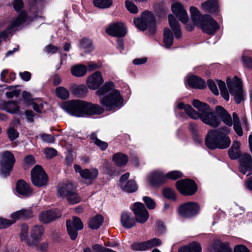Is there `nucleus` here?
<instances>
[{"instance_id": "1", "label": "nucleus", "mask_w": 252, "mask_h": 252, "mask_svg": "<svg viewBox=\"0 0 252 252\" xmlns=\"http://www.w3.org/2000/svg\"><path fill=\"white\" fill-rule=\"evenodd\" d=\"M96 94L100 96L101 106L81 100H72L64 102L62 108L70 115L83 117L95 114H100L106 111H114L120 108L123 104V98L120 92L114 89L112 82H107L99 88Z\"/></svg>"}, {"instance_id": "2", "label": "nucleus", "mask_w": 252, "mask_h": 252, "mask_svg": "<svg viewBox=\"0 0 252 252\" xmlns=\"http://www.w3.org/2000/svg\"><path fill=\"white\" fill-rule=\"evenodd\" d=\"M230 129L225 126L209 131L206 137V146L210 149L228 148L231 143L230 139L227 135Z\"/></svg>"}, {"instance_id": "3", "label": "nucleus", "mask_w": 252, "mask_h": 252, "mask_svg": "<svg viewBox=\"0 0 252 252\" xmlns=\"http://www.w3.org/2000/svg\"><path fill=\"white\" fill-rule=\"evenodd\" d=\"M190 12L194 24L200 26L203 32L213 34L219 29L218 24L210 15L201 16L198 10L194 6L190 7Z\"/></svg>"}, {"instance_id": "4", "label": "nucleus", "mask_w": 252, "mask_h": 252, "mask_svg": "<svg viewBox=\"0 0 252 252\" xmlns=\"http://www.w3.org/2000/svg\"><path fill=\"white\" fill-rule=\"evenodd\" d=\"M192 105L199 112L197 113L198 117L196 119H200L204 124L212 127L219 126L220 120L212 111L208 105L197 99L193 100Z\"/></svg>"}, {"instance_id": "5", "label": "nucleus", "mask_w": 252, "mask_h": 252, "mask_svg": "<svg viewBox=\"0 0 252 252\" xmlns=\"http://www.w3.org/2000/svg\"><path fill=\"white\" fill-rule=\"evenodd\" d=\"M135 26L140 30L144 31L148 29L149 32H154L156 28V19L153 13L150 11H144L140 18L133 20Z\"/></svg>"}, {"instance_id": "6", "label": "nucleus", "mask_w": 252, "mask_h": 252, "mask_svg": "<svg viewBox=\"0 0 252 252\" xmlns=\"http://www.w3.org/2000/svg\"><path fill=\"white\" fill-rule=\"evenodd\" d=\"M15 163V158L13 154L6 151L0 155V172L3 177H6L10 175Z\"/></svg>"}, {"instance_id": "7", "label": "nucleus", "mask_w": 252, "mask_h": 252, "mask_svg": "<svg viewBox=\"0 0 252 252\" xmlns=\"http://www.w3.org/2000/svg\"><path fill=\"white\" fill-rule=\"evenodd\" d=\"M58 193L61 197H66L70 204H76L81 200L78 193L73 190V186L70 183L64 184L59 186Z\"/></svg>"}, {"instance_id": "8", "label": "nucleus", "mask_w": 252, "mask_h": 252, "mask_svg": "<svg viewBox=\"0 0 252 252\" xmlns=\"http://www.w3.org/2000/svg\"><path fill=\"white\" fill-rule=\"evenodd\" d=\"M182 176V173L179 171H172L166 175L161 171H155L149 176V182L153 186H156L164 182L166 178L176 180Z\"/></svg>"}, {"instance_id": "9", "label": "nucleus", "mask_w": 252, "mask_h": 252, "mask_svg": "<svg viewBox=\"0 0 252 252\" xmlns=\"http://www.w3.org/2000/svg\"><path fill=\"white\" fill-rule=\"evenodd\" d=\"M230 93L234 97L235 102L239 104L243 99L242 85L241 79L235 76L232 80L230 78L226 80Z\"/></svg>"}, {"instance_id": "10", "label": "nucleus", "mask_w": 252, "mask_h": 252, "mask_svg": "<svg viewBox=\"0 0 252 252\" xmlns=\"http://www.w3.org/2000/svg\"><path fill=\"white\" fill-rule=\"evenodd\" d=\"M31 179L33 184L37 187H42L47 185V175L39 165L35 166L31 171Z\"/></svg>"}, {"instance_id": "11", "label": "nucleus", "mask_w": 252, "mask_h": 252, "mask_svg": "<svg viewBox=\"0 0 252 252\" xmlns=\"http://www.w3.org/2000/svg\"><path fill=\"white\" fill-rule=\"evenodd\" d=\"M74 168L75 172L80 174V176L84 180V182L88 185L92 184L98 175V171L96 168H93L90 170L88 169L83 170L81 166L78 164H75Z\"/></svg>"}, {"instance_id": "12", "label": "nucleus", "mask_w": 252, "mask_h": 252, "mask_svg": "<svg viewBox=\"0 0 252 252\" xmlns=\"http://www.w3.org/2000/svg\"><path fill=\"white\" fill-rule=\"evenodd\" d=\"M66 227L70 239L74 240L78 235L77 231L83 229V224L79 218L73 217L72 220H66Z\"/></svg>"}, {"instance_id": "13", "label": "nucleus", "mask_w": 252, "mask_h": 252, "mask_svg": "<svg viewBox=\"0 0 252 252\" xmlns=\"http://www.w3.org/2000/svg\"><path fill=\"white\" fill-rule=\"evenodd\" d=\"M178 190L183 195H190L193 194L196 191L197 188L195 183L191 180H181L176 183Z\"/></svg>"}, {"instance_id": "14", "label": "nucleus", "mask_w": 252, "mask_h": 252, "mask_svg": "<svg viewBox=\"0 0 252 252\" xmlns=\"http://www.w3.org/2000/svg\"><path fill=\"white\" fill-rule=\"evenodd\" d=\"M132 210L137 222L140 223H145L148 219L149 215L144 205L140 202L135 203Z\"/></svg>"}, {"instance_id": "15", "label": "nucleus", "mask_w": 252, "mask_h": 252, "mask_svg": "<svg viewBox=\"0 0 252 252\" xmlns=\"http://www.w3.org/2000/svg\"><path fill=\"white\" fill-rule=\"evenodd\" d=\"M198 205L195 202H187L182 205L179 209V213L184 217L189 218L195 215L199 211Z\"/></svg>"}, {"instance_id": "16", "label": "nucleus", "mask_w": 252, "mask_h": 252, "mask_svg": "<svg viewBox=\"0 0 252 252\" xmlns=\"http://www.w3.org/2000/svg\"><path fill=\"white\" fill-rule=\"evenodd\" d=\"M104 82L101 72L96 71L87 78L86 84L91 90H95L98 89Z\"/></svg>"}, {"instance_id": "17", "label": "nucleus", "mask_w": 252, "mask_h": 252, "mask_svg": "<svg viewBox=\"0 0 252 252\" xmlns=\"http://www.w3.org/2000/svg\"><path fill=\"white\" fill-rule=\"evenodd\" d=\"M239 170L243 174H252V158L251 155L244 154L240 157Z\"/></svg>"}, {"instance_id": "18", "label": "nucleus", "mask_w": 252, "mask_h": 252, "mask_svg": "<svg viewBox=\"0 0 252 252\" xmlns=\"http://www.w3.org/2000/svg\"><path fill=\"white\" fill-rule=\"evenodd\" d=\"M106 32L113 36L122 37L126 35V31L123 23L117 22L111 24L106 29Z\"/></svg>"}, {"instance_id": "19", "label": "nucleus", "mask_w": 252, "mask_h": 252, "mask_svg": "<svg viewBox=\"0 0 252 252\" xmlns=\"http://www.w3.org/2000/svg\"><path fill=\"white\" fill-rule=\"evenodd\" d=\"M171 10L182 23H186L188 22L189 18L187 13L181 3H173L171 6Z\"/></svg>"}, {"instance_id": "20", "label": "nucleus", "mask_w": 252, "mask_h": 252, "mask_svg": "<svg viewBox=\"0 0 252 252\" xmlns=\"http://www.w3.org/2000/svg\"><path fill=\"white\" fill-rule=\"evenodd\" d=\"M16 189L19 194L24 196H29L32 193V189L31 186L23 180L17 181Z\"/></svg>"}, {"instance_id": "21", "label": "nucleus", "mask_w": 252, "mask_h": 252, "mask_svg": "<svg viewBox=\"0 0 252 252\" xmlns=\"http://www.w3.org/2000/svg\"><path fill=\"white\" fill-rule=\"evenodd\" d=\"M13 5L15 10L17 12H20L19 15L17 17L14 18V19L19 17H20V18H26V21L21 26L28 23L32 21L31 18L27 16L26 12L22 10L24 7L23 0H14ZM13 19H14V18Z\"/></svg>"}, {"instance_id": "22", "label": "nucleus", "mask_w": 252, "mask_h": 252, "mask_svg": "<svg viewBox=\"0 0 252 252\" xmlns=\"http://www.w3.org/2000/svg\"><path fill=\"white\" fill-rule=\"evenodd\" d=\"M216 111L226 125L231 126L233 125V120H232L230 115L222 107L217 106Z\"/></svg>"}, {"instance_id": "23", "label": "nucleus", "mask_w": 252, "mask_h": 252, "mask_svg": "<svg viewBox=\"0 0 252 252\" xmlns=\"http://www.w3.org/2000/svg\"><path fill=\"white\" fill-rule=\"evenodd\" d=\"M121 222L123 226L126 228H130L136 224L131 214L128 212H123L121 217Z\"/></svg>"}, {"instance_id": "24", "label": "nucleus", "mask_w": 252, "mask_h": 252, "mask_svg": "<svg viewBox=\"0 0 252 252\" xmlns=\"http://www.w3.org/2000/svg\"><path fill=\"white\" fill-rule=\"evenodd\" d=\"M188 85L195 89H204L206 87V83L204 80L196 76H190L188 79Z\"/></svg>"}, {"instance_id": "25", "label": "nucleus", "mask_w": 252, "mask_h": 252, "mask_svg": "<svg viewBox=\"0 0 252 252\" xmlns=\"http://www.w3.org/2000/svg\"><path fill=\"white\" fill-rule=\"evenodd\" d=\"M32 216V212L31 209H22L16 211L11 214V217L12 220H15V222L19 219H29Z\"/></svg>"}, {"instance_id": "26", "label": "nucleus", "mask_w": 252, "mask_h": 252, "mask_svg": "<svg viewBox=\"0 0 252 252\" xmlns=\"http://www.w3.org/2000/svg\"><path fill=\"white\" fill-rule=\"evenodd\" d=\"M44 232V229L42 226L35 225L32 228L31 232V237L32 241L28 242H36L40 241Z\"/></svg>"}, {"instance_id": "27", "label": "nucleus", "mask_w": 252, "mask_h": 252, "mask_svg": "<svg viewBox=\"0 0 252 252\" xmlns=\"http://www.w3.org/2000/svg\"><path fill=\"white\" fill-rule=\"evenodd\" d=\"M59 217V215L57 214L55 211H47L41 213L39 216V219L40 221L47 223Z\"/></svg>"}, {"instance_id": "28", "label": "nucleus", "mask_w": 252, "mask_h": 252, "mask_svg": "<svg viewBox=\"0 0 252 252\" xmlns=\"http://www.w3.org/2000/svg\"><path fill=\"white\" fill-rule=\"evenodd\" d=\"M212 248L214 249L215 252H232L227 243H222L218 240L214 241Z\"/></svg>"}, {"instance_id": "29", "label": "nucleus", "mask_w": 252, "mask_h": 252, "mask_svg": "<svg viewBox=\"0 0 252 252\" xmlns=\"http://www.w3.org/2000/svg\"><path fill=\"white\" fill-rule=\"evenodd\" d=\"M70 90L73 94L79 97H83L88 92L87 88L83 85H77L74 84L70 87Z\"/></svg>"}, {"instance_id": "30", "label": "nucleus", "mask_w": 252, "mask_h": 252, "mask_svg": "<svg viewBox=\"0 0 252 252\" xmlns=\"http://www.w3.org/2000/svg\"><path fill=\"white\" fill-rule=\"evenodd\" d=\"M202 8L206 12L215 13L218 10V4L217 0H209L202 4Z\"/></svg>"}, {"instance_id": "31", "label": "nucleus", "mask_w": 252, "mask_h": 252, "mask_svg": "<svg viewBox=\"0 0 252 252\" xmlns=\"http://www.w3.org/2000/svg\"><path fill=\"white\" fill-rule=\"evenodd\" d=\"M168 21L171 28L174 32L175 36L177 38H180L181 36V33L178 22L176 20L174 16L172 14L169 15Z\"/></svg>"}, {"instance_id": "32", "label": "nucleus", "mask_w": 252, "mask_h": 252, "mask_svg": "<svg viewBox=\"0 0 252 252\" xmlns=\"http://www.w3.org/2000/svg\"><path fill=\"white\" fill-rule=\"evenodd\" d=\"M87 71L86 66L83 64H78L72 66L71 68L72 74L76 77H82L84 76Z\"/></svg>"}, {"instance_id": "33", "label": "nucleus", "mask_w": 252, "mask_h": 252, "mask_svg": "<svg viewBox=\"0 0 252 252\" xmlns=\"http://www.w3.org/2000/svg\"><path fill=\"white\" fill-rule=\"evenodd\" d=\"M178 107L180 109H184L187 114L192 119H196L198 117L197 112L190 105H185L181 102L178 104Z\"/></svg>"}, {"instance_id": "34", "label": "nucleus", "mask_w": 252, "mask_h": 252, "mask_svg": "<svg viewBox=\"0 0 252 252\" xmlns=\"http://www.w3.org/2000/svg\"><path fill=\"white\" fill-rule=\"evenodd\" d=\"M80 48L85 53L92 52L94 49L92 41L87 38L82 39L80 41Z\"/></svg>"}, {"instance_id": "35", "label": "nucleus", "mask_w": 252, "mask_h": 252, "mask_svg": "<svg viewBox=\"0 0 252 252\" xmlns=\"http://www.w3.org/2000/svg\"><path fill=\"white\" fill-rule=\"evenodd\" d=\"M103 221V217L99 215H96L90 220L89 226L92 229H97L102 225Z\"/></svg>"}, {"instance_id": "36", "label": "nucleus", "mask_w": 252, "mask_h": 252, "mask_svg": "<svg viewBox=\"0 0 252 252\" xmlns=\"http://www.w3.org/2000/svg\"><path fill=\"white\" fill-rule=\"evenodd\" d=\"M113 160L118 166H122L125 165L127 161V156L122 153H117L114 155Z\"/></svg>"}, {"instance_id": "37", "label": "nucleus", "mask_w": 252, "mask_h": 252, "mask_svg": "<svg viewBox=\"0 0 252 252\" xmlns=\"http://www.w3.org/2000/svg\"><path fill=\"white\" fill-rule=\"evenodd\" d=\"M122 189L128 192H133L137 189V186L133 180L128 181L125 184H122L120 186Z\"/></svg>"}, {"instance_id": "38", "label": "nucleus", "mask_w": 252, "mask_h": 252, "mask_svg": "<svg viewBox=\"0 0 252 252\" xmlns=\"http://www.w3.org/2000/svg\"><path fill=\"white\" fill-rule=\"evenodd\" d=\"M232 116L233 119V124L234 129L238 135L241 136L243 135V130L240 125L239 118L237 114L235 112L233 113Z\"/></svg>"}, {"instance_id": "39", "label": "nucleus", "mask_w": 252, "mask_h": 252, "mask_svg": "<svg viewBox=\"0 0 252 252\" xmlns=\"http://www.w3.org/2000/svg\"><path fill=\"white\" fill-rule=\"evenodd\" d=\"M163 41L166 48H169L173 43V36L171 31L168 28L164 29Z\"/></svg>"}, {"instance_id": "40", "label": "nucleus", "mask_w": 252, "mask_h": 252, "mask_svg": "<svg viewBox=\"0 0 252 252\" xmlns=\"http://www.w3.org/2000/svg\"><path fill=\"white\" fill-rule=\"evenodd\" d=\"M55 92L56 95L62 99H66L69 97V91L63 87H57Z\"/></svg>"}, {"instance_id": "41", "label": "nucleus", "mask_w": 252, "mask_h": 252, "mask_svg": "<svg viewBox=\"0 0 252 252\" xmlns=\"http://www.w3.org/2000/svg\"><path fill=\"white\" fill-rule=\"evenodd\" d=\"M93 3L95 7L99 8H107L113 3L112 0H94Z\"/></svg>"}, {"instance_id": "42", "label": "nucleus", "mask_w": 252, "mask_h": 252, "mask_svg": "<svg viewBox=\"0 0 252 252\" xmlns=\"http://www.w3.org/2000/svg\"><path fill=\"white\" fill-rule=\"evenodd\" d=\"M40 241L36 242H28V245L34 248L36 250L42 252L46 251L48 248V244L47 242L39 243Z\"/></svg>"}, {"instance_id": "43", "label": "nucleus", "mask_w": 252, "mask_h": 252, "mask_svg": "<svg viewBox=\"0 0 252 252\" xmlns=\"http://www.w3.org/2000/svg\"><path fill=\"white\" fill-rule=\"evenodd\" d=\"M90 139L92 142H94L102 150H104L107 148V143L106 142L102 141L100 140L97 139L95 134L93 133L91 134Z\"/></svg>"}, {"instance_id": "44", "label": "nucleus", "mask_w": 252, "mask_h": 252, "mask_svg": "<svg viewBox=\"0 0 252 252\" xmlns=\"http://www.w3.org/2000/svg\"><path fill=\"white\" fill-rule=\"evenodd\" d=\"M125 5L127 10L132 14H136L138 12L137 6L131 1L126 0L125 1Z\"/></svg>"}, {"instance_id": "45", "label": "nucleus", "mask_w": 252, "mask_h": 252, "mask_svg": "<svg viewBox=\"0 0 252 252\" xmlns=\"http://www.w3.org/2000/svg\"><path fill=\"white\" fill-rule=\"evenodd\" d=\"M8 112L10 113H18L19 112V107L16 102H10L7 104Z\"/></svg>"}, {"instance_id": "46", "label": "nucleus", "mask_w": 252, "mask_h": 252, "mask_svg": "<svg viewBox=\"0 0 252 252\" xmlns=\"http://www.w3.org/2000/svg\"><path fill=\"white\" fill-rule=\"evenodd\" d=\"M29 233V227L27 224H23L21 225L20 238L22 241L26 240Z\"/></svg>"}, {"instance_id": "47", "label": "nucleus", "mask_w": 252, "mask_h": 252, "mask_svg": "<svg viewBox=\"0 0 252 252\" xmlns=\"http://www.w3.org/2000/svg\"><path fill=\"white\" fill-rule=\"evenodd\" d=\"M131 247L134 251H145L148 249L146 241L134 243L131 245Z\"/></svg>"}, {"instance_id": "48", "label": "nucleus", "mask_w": 252, "mask_h": 252, "mask_svg": "<svg viewBox=\"0 0 252 252\" xmlns=\"http://www.w3.org/2000/svg\"><path fill=\"white\" fill-rule=\"evenodd\" d=\"M146 242L148 249L152 247L158 246L161 244V241L160 239L156 238L151 239Z\"/></svg>"}, {"instance_id": "49", "label": "nucleus", "mask_w": 252, "mask_h": 252, "mask_svg": "<svg viewBox=\"0 0 252 252\" xmlns=\"http://www.w3.org/2000/svg\"><path fill=\"white\" fill-rule=\"evenodd\" d=\"M7 134L11 141L15 140L19 136L18 132L13 127H9L7 129Z\"/></svg>"}, {"instance_id": "50", "label": "nucleus", "mask_w": 252, "mask_h": 252, "mask_svg": "<svg viewBox=\"0 0 252 252\" xmlns=\"http://www.w3.org/2000/svg\"><path fill=\"white\" fill-rule=\"evenodd\" d=\"M207 85L209 89L215 95H219V90L217 88L216 84L213 80L211 79L208 80L207 81Z\"/></svg>"}, {"instance_id": "51", "label": "nucleus", "mask_w": 252, "mask_h": 252, "mask_svg": "<svg viewBox=\"0 0 252 252\" xmlns=\"http://www.w3.org/2000/svg\"><path fill=\"white\" fill-rule=\"evenodd\" d=\"M163 194L164 196L169 199L174 200L176 198V195L173 190L171 189H165L163 190Z\"/></svg>"}, {"instance_id": "52", "label": "nucleus", "mask_w": 252, "mask_h": 252, "mask_svg": "<svg viewBox=\"0 0 252 252\" xmlns=\"http://www.w3.org/2000/svg\"><path fill=\"white\" fill-rule=\"evenodd\" d=\"M15 223V220L0 218V229L6 228Z\"/></svg>"}, {"instance_id": "53", "label": "nucleus", "mask_w": 252, "mask_h": 252, "mask_svg": "<svg viewBox=\"0 0 252 252\" xmlns=\"http://www.w3.org/2000/svg\"><path fill=\"white\" fill-rule=\"evenodd\" d=\"M143 201L148 209H153L155 208L156 202L151 198L147 196H145L143 197Z\"/></svg>"}, {"instance_id": "54", "label": "nucleus", "mask_w": 252, "mask_h": 252, "mask_svg": "<svg viewBox=\"0 0 252 252\" xmlns=\"http://www.w3.org/2000/svg\"><path fill=\"white\" fill-rule=\"evenodd\" d=\"M189 247L191 252H201V251L200 245L196 242H193L189 244Z\"/></svg>"}, {"instance_id": "55", "label": "nucleus", "mask_w": 252, "mask_h": 252, "mask_svg": "<svg viewBox=\"0 0 252 252\" xmlns=\"http://www.w3.org/2000/svg\"><path fill=\"white\" fill-rule=\"evenodd\" d=\"M44 154L47 158H51L57 155V151L53 148H46L44 150Z\"/></svg>"}, {"instance_id": "56", "label": "nucleus", "mask_w": 252, "mask_h": 252, "mask_svg": "<svg viewBox=\"0 0 252 252\" xmlns=\"http://www.w3.org/2000/svg\"><path fill=\"white\" fill-rule=\"evenodd\" d=\"M42 140L49 143H53L55 141V138L53 136L47 134H42L40 135Z\"/></svg>"}, {"instance_id": "57", "label": "nucleus", "mask_w": 252, "mask_h": 252, "mask_svg": "<svg viewBox=\"0 0 252 252\" xmlns=\"http://www.w3.org/2000/svg\"><path fill=\"white\" fill-rule=\"evenodd\" d=\"M35 163L34 158L31 156H27L24 159V165L25 166H30Z\"/></svg>"}, {"instance_id": "58", "label": "nucleus", "mask_w": 252, "mask_h": 252, "mask_svg": "<svg viewBox=\"0 0 252 252\" xmlns=\"http://www.w3.org/2000/svg\"><path fill=\"white\" fill-rule=\"evenodd\" d=\"M45 52L47 54H54L57 52L58 48L51 44L48 45L45 47Z\"/></svg>"}, {"instance_id": "59", "label": "nucleus", "mask_w": 252, "mask_h": 252, "mask_svg": "<svg viewBox=\"0 0 252 252\" xmlns=\"http://www.w3.org/2000/svg\"><path fill=\"white\" fill-rule=\"evenodd\" d=\"M242 60L245 67L248 68H251L252 67V62L249 57L243 56Z\"/></svg>"}, {"instance_id": "60", "label": "nucleus", "mask_w": 252, "mask_h": 252, "mask_svg": "<svg viewBox=\"0 0 252 252\" xmlns=\"http://www.w3.org/2000/svg\"><path fill=\"white\" fill-rule=\"evenodd\" d=\"M19 75L21 78L25 81H28L31 79V74L28 71H24L23 72H20Z\"/></svg>"}, {"instance_id": "61", "label": "nucleus", "mask_w": 252, "mask_h": 252, "mask_svg": "<svg viewBox=\"0 0 252 252\" xmlns=\"http://www.w3.org/2000/svg\"><path fill=\"white\" fill-rule=\"evenodd\" d=\"M234 252H250V251L245 246L238 245L235 247Z\"/></svg>"}, {"instance_id": "62", "label": "nucleus", "mask_w": 252, "mask_h": 252, "mask_svg": "<svg viewBox=\"0 0 252 252\" xmlns=\"http://www.w3.org/2000/svg\"><path fill=\"white\" fill-rule=\"evenodd\" d=\"M88 66L90 71H93L101 67V64L96 63L94 62H89L88 63Z\"/></svg>"}, {"instance_id": "63", "label": "nucleus", "mask_w": 252, "mask_h": 252, "mask_svg": "<svg viewBox=\"0 0 252 252\" xmlns=\"http://www.w3.org/2000/svg\"><path fill=\"white\" fill-rule=\"evenodd\" d=\"M228 154L231 159H236L239 157L240 153L237 151V153L235 154V150L231 147L228 151Z\"/></svg>"}, {"instance_id": "64", "label": "nucleus", "mask_w": 252, "mask_h": 252, "mask_svg": "<svg viewBox=\"0 0 252 252\" xmlns=\"http://www.w3.org/2000/svg\"><path fill=\"white\" fill-rule=\"evenodd\" d=\"M33 108L34 110L38 113L41 112V110L43 108V105L41 102L38 103L36 102H33Z\"/></svg>"}]
</instances>
